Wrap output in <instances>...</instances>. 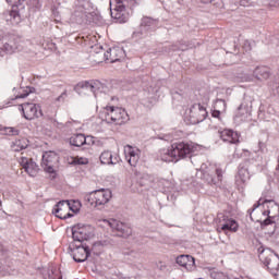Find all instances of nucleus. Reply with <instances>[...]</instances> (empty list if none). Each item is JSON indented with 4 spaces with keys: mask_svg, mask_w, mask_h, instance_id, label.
Instances as JSON below:
<instances>
[{
    "mask_svg": "<svg viewBox=\"0 0 279 279\" xmlns=\"http://www.w3.org/2000/svg\"><path fill=\"white\" fill-rule=\"evenodd\" d=\"M193 144L180 142L173 143L171 148L161 150V160L163 162H178L180 158H186L189 154H193Z\"/></svg>",
    "mask_w": 279,
    "mask_h": 279,
    "instance_id": "nucleus-1",
    "label": "nucleus"
},
{
    "mask_svg": "<svg viewBox=\"0 0 279 279\" xmlns=\"http://www.w3.org/2000/svg\"><path fill=\"white\" fill-rule=\"evenodd\" d=\"M205 104H208V96H205L202 102L192 105L185 111L184 121L187 125H197V123H202L208 117V111H206V107L204 106Z\"/></svg>",
    "mask_w": 279,
    "mask_h": 279,
    "instance_id": "nucleus-2",
    "label": "nucleus"
},
{
    "mask_svg": "<svg viewBox=\"0 0 279 279\" xmlns=\"http://www.w3.org/2000/svg\"><path fill=\"white\" fill-rule=\"evenodd\" d=\"M84 199L87 204L93 206V208L101 210V208L112 199V192L109 189L95 190L85 194Z\"/></svg>",
    "mask_w": 279,
    "mask_h": 279,
    "instance_id": "nucleus-3",
    "label": "nucleus"
},
{
    "mask_svg": "<svg viewBox=\"0 0 279 279\" xmlns=\"http://www.w3.org/2000/svg\"><path fill=\"white\" fill-rule=\"evenodd\" d=\"M105 121L113 125H123L130 121L128 111L121 107L107 106L105 108Z\"/></svg>",
    "mask_w": 279,
    "mask_h": 279,
    "instance_id": "nucleus-4",
    "label": "nucleus"
},
{
    "mask_svg": "<svg viewBox=\"0 0 279 279\" xmlns=\"http://www.w3.org/2000/svg\"><path fill=\"white\" fill-rule=\"evenodd\" d=\"M257 252L260 263L270 270V274H276L279 269L278 254L274 253L270 248H265L264 246H260Z\"/></svg>",
    "mask_w": 279,
    "mask_h": 279,
    "instance_id": "nucleus-5",
    "label": "nucleus"
},
{
    "mask_svg": "<svg viewBox=\"0 0 279 279\" xmlns=\"http://www.w3.org/2000/svg\"><path fill=\"white\" fill-rule=\"evenodd\" d=\"M199 171L208 184H219L223 180V169L220 167L202 163Z\"/></svg>",
    "mask_w": 279,
    "mask_h": 279,
    "instance_id": "nucleus-6",
    "label": "nucleus"
},
{
    "mask_svg": "<svg viewBox=\"0 0 279 279\" xmlns=\"http://www.w3.org/2000/svg\"><path fill=\"white\" fill-rule=\"evenodd\" d=\"M134 5V0H110L111 17L118 23H128V16H124L125 8Z\"/></svg>",
    "mask_w": 279,
    "mask_h": 279,
    "instance_id": "nucleus-7",
    "label": "nucleus"
},
{
    "mask_svg": "<svg viewBox=\"0 0 279 279\" xmlns=\"http://www.w3.org/2000/svg\"><path fill=\"white\" fill-rule=\"evenodd\" d=\"M256 80H268L269 77V68L267 66H257L253 72H242L233 77L234 82H252Z\"/></svg>",
    "mask_w": 279,
    "mask_h": 279,
    "instance_id": "nucleus-8",
    "label": "nucleus"
},
{
    "mask_svg": "<svg viewBox=\"0 0 279 279\" xmlns=\"http://www.w3.org/2000/svg\"><path fill=\"white\" fill-rule=\"evenodd\" d=\"M69 250L75 263H85L90 256V247L86 243L70 242Z\"/></svg>",
    "mask_w": 279,
    "mask_h": 279,
    "instance_id": "nucleus-9",
    "label": "nucleus"
},
{
    "mask_svg": "<svg viewBox=\"0 0 279 279\" xmlns=\"http://www.w3.org/2000/svg\"><path fill=\"white\" fill-rule=\"evenodd\" d=\"M88 1L87 0H76L74 2V11L72 14V21H75L78 25H82V23L88 22V16L90 13L88 12Z\"/></svg>",
    "mask_w": 279,
    "mask_h": 279,
    "instance_id": "nucleus-10",
    "label": "nucleus"
},
{
    "mask_svg": "<svg viewBox=\"0 0 279 279\" xmlns=\"http://www.w3.org/2000/svg\"><path fill=\"white\" fill-rule=\"evenodd\" d=\"M95 236V230L92 226L76 225L72 228V243H84Z\"/></svg>",
    "mask_w": 279,
    "mask_h": 279,
    "instance_id": "nucleus-11",
    "label": "nucleus"
},
{
    "mask_svg": "<svg viewBox=\"0 0 279 279\" xmlns=\"http://www.w3.org/2000/svg\"><path fill=\"white\" fill-rule=\"evenodd\" d=\"M19 110H21L26 121H33V119H39V117H43V109H40V105L38 104L24 102L20 105Z\"/></svg>",
    "mask_w": 279,
    "mask_h": 279,
    "instance_id": "nucleus-12",
    "label": "nucleus"
},
{
    "mask_svg": "<svg viewBox=\"0 0 279 279\" xmlns=\"http://www.w3.org/2000/svg\"><path fill=\"white\" fill-rule=\"evenodd\" d=\"M106 223L111 228L112 232H116V236L128 239L132 234V228L122 221L110 219L106 220Z\"/></svg>",
    "mask_w": 279,
    "mask_h": 279,
    "instance_id": "nucleus-13",
    "label": "nucleus"
},
{
    "mask_svg": "<svg viewBox=\"0 0 279 279\" xmlns=\"http://www.w3.org/2000/svg\"><path fill=\"white\" fill-rule=\"evenodd\" d=\"M63 210H72V213H77V207H73L69 201H60L52 208V214L59 219H71L72 214H63Z\"/></svg>",
    "mask_w": 279,
    "mask_h": 279,
    "instance_id": "nucleus-14",
    "label": "nucleus"
},
{
    "mask_svg": "<svg viewBox=\"0 0 279 279\" xmlns=\"http://www.w3.org/2000/svg\"><path fill=\"white\" fill-rule=\"evenodd\" d=\"M104 88V84H101L99 81H83L81 83H78L75 87L74 90L75 93H77L78 95H82V93H86V92H90L94 95H97V93H99V90Z\"/></svg>",
    "mask_w": 279,
    "mask_h": 279,
    "instance_id": "nucleus-15",
    "label": "nucleus"
},
{
    "mask_svg": "<svg viewBox=\"0 0 279 279\" xmlns=\"http://www.w3.org/2000/svg\"><path fill=\"white\" fill-rule=\"evenodd\" d=\"M58 160H60V157H58V154H56L54 151L44 153L41 158V167L46 171V173H56L53 167L58 165Z\"/></svg>",
    "mask_w": 279,
    "mask_h": 279,
    "instance_id": "nucleus-16",
    "label": "nucleus"
},
{
    "mask_svg": "<svg viewBox=\"0 0 279 279\" xmlns=\"http://www.w3.org/2000/svg\"><path fill=\"white\" fill-rule=\"evenodd\" d=\"M217 219L220 226V229H217L218 232H226L227 230L236 232L239 230V223H236L234 219L228 218V216L223 214H219Z\"/></svg>",
    "mask_w": 279,
    "mask_h": 279,
    "instance_id": "nucleus-17",
    "label": "nucleus"
},
{
    "mask_svg": "<svg viewBox=\"0 0 279 279\" xmlns=\"http://www.w3.org/2000/svg\"><path fill=\"white\" fill-rule=\"evenodd\" d=\"M104 58L106 62H110L111 64L119 62V60L125 58V50L119 46L109 48L106 52H104Z\"/></svg>",
    "mask_w": 279,
    "mask_h": 279,
    "instance_id": "nucleus-18",
    "label": "nucleus"
},
{
    "mask_svg": "<svg viewBox=\"0 0 279 279\" xmlns=\"http://www.w3.org/2000/svg\"><path fill=\"white\" fill-rule=\"evenodd\" d=\"M124 156L131 167H136L138 160H141V149L132 145H126L124 146Z\"/></svg>",
    "mask_w": 279,
    "mask_h": 279,
    "instance_id": "nucleus-19",
    "label": "nucleus"
},
{
    "mask_svg": "<svg viewBox=\"0 0 279 279\" xmlns=\"http://www.w3.org/2000/svg\"><path fill=\"white\" fill-rule=\"evenodd\" d=\"M156 27H158V22L151 17H143L140 26V33L142 38H145L149 32L156 31Z\"/></svg>",
    "mask_w": 279,
    "mask_h": 279,
    "instance_id": "nucleus-20",
    "label": "nucleus"
},
{
    "mask_svg": "<svg viewBox=\"0 0 279 279\" xmlns=\"http://www.w3.org/2000/svg\"><path fill=\"white\" fill-rule=\"evenodd\" d=\"M20 165H22L24 171L31 175V178H35L38 174V165L33 159L27 157H22L20 159Z\"/></svg>",
    "mask_w": 279,
    "mask_h": 279,
    "instance_id": "nucleus-21",
    "label": "nucleus"
},
{
    "mask_svg": "<svg viewBox=\"0 0 279 279\" xmlns=\"http://www.w3.org/2000/svg\"><path fill=\"white\" fill-rule=\"evenodd\" d=\"M218 133L223 143H229V145H236V143H239V133L233 130L225 129Z\"/></svg>",
    "mask_w": 279,
    "mask_h": 279,
    "instance_id": "nucleus-22",
    "label": "nucleus"
},
{
    "mask_svg": "<svg viewBox=\"0 0 279 279\" xmlns=\"http://www.w3.org/2000/svg\"><path fill=\"white\" fill-rule=\"evenodd\" d=\"M99 160L101 165H119L121 158L119 155H112L110 150H104L99 156Z\"/></svg>",
    "mask_w": 279,
    "mask_h": 279,
    "instance_id": "nucleus-23",
    "label": "nucleus"
},
{
    "mask_svg": "<svg viewBox=\"0 0 279 279\" xmlns=\"http://www.w3.org/2000/svg\"><path fill=\"white\" fill-rule=\"evenodd\" d=\"M177 263L187 269V271H193L195 269V257L191 255H180L177 257Z\"/></svg>",
    "mask_w": 279,
    "mask_h": 279,
    "instance_id": "nucleus-24",
    "label": "nucleus"
},
{
    "mask_svg": "<svg viewBox=\"0 0 279 279\" xmlns=\"http://www.w3.org/2000/svg\"><path fill=\"white\" fill-rule=\"evenodd\" d=\"M88 140H93V137L87 136L82 134V133H77V134H73L70 137V145H72L73 147H82V145H88Z\"/></svg>",
    "mask_w": 279,
    "mask_h": 279,
    "instance_id": "nucleus-25",
    "label": "nucleus"
},
{
    "mask_svg": "<svg viewBox=\"0 0 279 279\" xmlns=\"http://www.w3.org/2000/svg\"><path fill=\"white\" fill-rule=\"evenodd\" d=\"M4 51V53H14V51H22L21 46H16L13 41H4L0 39V53Z\"/></svg>",
    "mask_w": 279,
    "mask_h": 279,
    "instance_id": "nucleus-26",
    "label": "nucleus"
},
{
    "mask_svg": "<svg viewBox=\"0 0 279 279\" xmlns=\"http://www.w3.org/2000/svg\"><path fill=\"white\" fill-rule=\"evenodd\" d=\"M124 260H129L130 263H141V251L134 250H125L123 251Z\"/></svg>",
    "mask_w": 279,
    "mask_h": 279,
    "instance_id": "nucleus-27",
    "label": "nucleus"
},
{
    "mask_svg": "<svg viewBox=\"0 0 279 279\" xmlns=\"http://www.w3.org/2000/svg\"><path fill=\"white\" fill-rule=\"evenodd\" d=\"M236 182H242V184H245L247 180H250V171L245 166L240 165L238 169V174L235 177Z\"/></svg>",
    "mask_w": 279,
    "mask_h": 279,
    "instance_id": "nucleus-28",
    "label": "nucleus"
},
{
    "mask_svg": "<svg viewBox=\"0 0 279 279\" xmlns=\"http://www.w3.org/2000/svg\"><path fill=\"white\" fill-rule=\"evenodd\" d=\"M250 105H246L245 102H242L240 107L238 108L236 117L241 119V121H247L250 117Z\"/></svg>",
    "mask_w": 279,
    "mask_h": 279,
    "instance_id": "nucleus-29",
    "label": "nucleus"
},
{
    "mask_svg": "<svg viewBox=\"0 0 279 279\" xmlns=\"http://www.w3.org/2000/svg\"><path fill=\"white\" fill-rule=\"evenodd\" d=\"M0 132L4 136H19L21 134V131L13 126H2L0 128Z\"/></svg>",
    "mask_w": 279,
    "mask_h": 279,
    "instance_id": "nucleus-30",
    "label": "nucleus"
},
{
    "mask_svg": "<svg viewBox=\"0 0 279 279\" xmlns=\"http://www.w3.org/2000/svg\"><path fill=\"white\" fill-rule=\"evenodd\" d=\"M69 165H88V158L86 157H70L68 158Z\"/></svg>",
    "mask_w": 279,
    "mask_h": 279,
    "instance_id": "nucleus-31",
    "label": "nucleus"
},
{
    "mask_svg": "<svg viewBox=\"0 0 279 279\" xmlns=\"http://www.w3.org/2000/svg\"><path fill=\"white\" fill-rule=\"evenodd\" d=\"M13 25L21 23V15L15 10L9 12V17H7Z\"/></svg>",
    "mask_w": 279,
    "mask_h": 279,
    "instance_id": "nucleus-32",
    "label": "nucleus"
},
{
    "mask_svg": "<svg viewBox=\"0 0 279 279\" xmlns=\"http://www.w3.org/2000/svg\"><path fill=\"white\" fill-rule=\"evenodd\" d=\"M226 108H227V105H226V100L223 99H217L214 104V109L220 112H226Z\"/></svg>",
    "mask_w": 279,
    "mask_h": 279,
    "instance_id": "nucleus-33",
    "label": "nucleus"
},
{
    "mask_svg": "<svg viewBox=\"0 0 279 279\" xmlns=\"http://www.w3.org/2000/svg\"><path fill=\"white\" fill-rule=\"evenodd\" d=\"M49 278L50 279H62V274L60 272L59 269L52 268L49 272Z\"/></svg>",
    "mask_w": 279,
    "mask_h": 279,
    "instance_id": "nucleus-34",
    "label": "nucleus"
},
{
    "mask_svg": "<svg viewBox=\"0 0 279 279\" xmlns=\"http://www.w3.org/2000/svg\"><path fill=\"white\" fill-rule=\"evenodd\" d=\"M23 1L25 0H5L9 5H13L14 8H19V5H23Z\"/></svg>",
    "mask_w": 279,
    "mask_h": 279,
    "instance_id": "nucleus-35",
    "label": "nucleus"
},
{
    "mask_svg": "<svg viewBox=\"0 0 279 279\" xmlns=\"http://www.w3.org/2000/svg\"><path fill=\"white\" fill-rule=\"evenodd\" d=\"M221 114H223V111H219L218 109H214L211 112V117L218 119V121H221Z\"/></svg>",
    "mask_w": 279,
    "mask_h": 279,
    "instance_id": "nucleus-36",
    "label": "nucleus"
},
{
    "mask_svg": "<svg viewBox=\"0 0 279 279\" xmlns=\"http://www.w3.org/2000/svg\"><path fill=\"white\" fill-rule=\"evenodd\" d=\"M29 93H32V87H26V90L24 94H19L16 96V99H25V97H28Z\"/></svg>",
    "mask_w": 279,
    "mask_h": 279,
    "instance_id": "nucleus-37",
    "label": "nucleus"
},
{
    "mask_svg": "<svg viewBox=\"0 0 279 279\" xmlns=\"http://www.w3.org/2000/svg\"><path fill=\"white\" fill-rule=\"evenodd\" d=\"M235 3H240L242 8H250L252 5V1L250 0H236Z\"/></svg>",
    "mask_w": 279,
    "mask_h": 279,
    "instance_id": "nucleus-38",
    "label": "nucleus"
},
{
    "mask_svg": "<svg viewBox=\"0 0 279 279\" xmlns=\"http://www.w3.org/2000/svg\"><path fill=\"white\" fill-rule=\"evenodd\" d=\"M68 94L66 90H64L59 97L56 98V101L59 104H64V100L66 99Z\"/></svg>",
    "mask_w": 279,
    "mask_h": 279,
    "instance_id": "nucleus-39",
    "label": "nucleus"
},
{
    "mask_svg": "<svg viewBox=\"0 0 279 279\" xmlns=\"http://www.w3.org/2000/svg\"><path fill=\"white\" fill-rule=\"evenodd\" d=\"M244 51H252V44L248 40H245L243 44Z\"/></svg>",
    "mask_w": 279,
    "mask_h": 279,
    "instance_id": "nucleus-40",
    "label": "nucleus"
},
{
    "mask_svg": "<svg viewBox=\"0 0 279 279\" xmlns=\"http://www.w3.org/2000/svg\"><path fill=\"white\" fill-rule=\"evenodd\" d=\"M173 51H184V47L183 46H178V45H173L171 48Z\"/></svg>",
    "mask_w": 279,
    "mask_h": 279,
    "instance_id": "nucleus-41",
    "label": "nucleus"
},
{
    "mask_svg": "<svg viewBox=\"0 0 279 279\" xmlns=\"http://www.w3.org/2000/svg\"><path fill=\"white\" fill-rule=\"evenodd\" d=\"M15 147H19L20 149H25V147H27V145H23L21 141H16Z\"/></svg>",
    "mask_w": 279,
    "mask_h": 279,
    "instance_id": "nucleus-42",
    "label": "nucleus"
},
{
    "mask_svg": "<svg viewBox=\"0 0 279 279\" xmlns=\"http://www.w3.org/2000/svg\"><path fill=\"white\" fill-rule=\"evenodd\" d=\"M271 223H274V221H271L270 218H266V219L262 222V226H271Z\"/></svg>",
    "mask_w": 279,
    "mask_h": 279,
    "instance_id": "nucleus-43",
    "label": "nucleus"
},
{
    "mask_svg": "<svg viewBox=\"0 0 279 279\" xmlns=\"http://www.w3.org/2000/svg\"><path fill=\"white\" fill-rule=\"evenodd\" d=\"M275 239L279 243V227L275 229Z\"/></svg>",
    "mask_w": 279,
    "mask_h": 279,
    "instance_id": "nucleus-44",
    "label": "nucleus"
},
{
    "mask_svg": "<svg viewBox=\"0 0 279 279\" xmlns=\"http://www.w3.org/2000/svg\"><path fill=\"white\" fill-rule=\"evenodd\" d=\"M270 213H271V210H269V209H268V210H265V211L263 213V216H264V217H267Z\"/></svg>",
    "mask_w": 279,
    "mask_h": 279,
    "instance_id": "nucleus-45",
    "label": "nucleus"
},
{
    "mask_svg": "<svg viewBox=\"0 0 279 279\" xmlns=\"http://www.w3.org/2000/svg\"><path fill=\"white\" fill-rule=\"evenodd\" d=\"M203 3H213V0H203Z\"/></svg>",
    "mask_w": 279,
    "mask_h": 279,
    "instance_id": "nucleus-46",
    "label": "nucleus"
},
{
    "mask_svg": "<svg viewBox=\"0 0 279 279\" xmlns=\"http://www.w3.org/2000/svg\"><path fill=\"white\" fill-rule=\"evenodd\" d=\"M264 204H274V202H271V201H269V202L265 201Z\"/></svg>",
    "mask_w": 279,
    "mask_h": 279,
    "instance_id": "nucleus-47",
    "label": "nucleus"
},
{
    "mask_svg": "<svg viewBox=\"0 0 279 279\" xmlns=\"http://www.w3.org/2000/svg\"><path fill=\"white\" fill-rule=\"evenodd\" d=\"M258 206H260V203H258L257 205H254V209L258 208Z\"/></svg>",
    "mask_w": 279,
    "mask_h": 279,
    "instance_id": "nucleus-48",
    "label": "nucleus"
},
{
    "mask_svg": "<svg viewBox=\"0 0 279 279\" xmlns=\"http://www.w3.org/2000/svg\"><path fill=\"white\" fill-rule=\"evenodd\" d=\"M275 208H277V210H279V206L278 205H275Z\"/></svg>",
    "mask_w": 279,
    "mask_h": 279,
    "instance_id": "nucleus-49",
    "label": "nucleus"
},
{
    "mask_svg": "<svg viewBox=\"0 0 279 279\" xmlns=\"http://www.w3.org/2000/svg\"><path fill=\"white\" fill-rule=\"evenodd\" d=\"M144 106H147L149 108V105H147L146 102H144Z\"/></svg>",
    "mask_w": 279,
    "mask_h": 279,
    "instance_id": "nucleus-50",
    "label": "nucleus"
},
{
    "mask_svg": "<svg viewBox=\"0 0 279 279\" xmlns=\"http://www.w3.org/2000/svg\"><path fill=\"white\" fill-rule=\"evenodd\" d=\"M162 267H165V265H161V266H160V269H162Z\"/></svg>",
    "mask_w": 279,
    "mask_h": 279,
    "instance_id": "nucleus-51",
    "label": "nucleus"
},
{
    "mask_svg": "<svg viewBox=\"0 0 279 279\" xmlns=\"http://www.w3.org/2000/svg\"><path fill=\"white\" fill-rule=\"evenodd\" d=\"M15 151H19V148H15Z\"/></svg>",
    "mask_w": 279,
    "mask_h": 279,
    "instance_id": "nucleus-52",
    "label": "nucleus"
}]
</instances>
